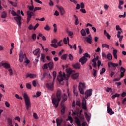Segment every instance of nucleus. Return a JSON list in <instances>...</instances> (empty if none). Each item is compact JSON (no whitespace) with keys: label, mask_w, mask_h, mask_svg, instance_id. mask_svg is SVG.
I'll return each instance as SVG.
<instances>
[{"label":"nucleus","mask_w":126,"mask_h":126,"mask_svg":"<svg viewBox=\"0 0 126 126\" xmlns=\"http://www.w3.org/2000/svg\"><path fill=\"white\" fill-rule=\"evenodd\" d=\"M106 58L108 59L109 61H112V59H113V56L111 53H108L106 56Z\"/></svg>","instance_id":"28"},{"label":"nucleus","mask_w":126,"mask_h":126,"mask_svg":"<svg viewBox=\"0 0 126 126\" xmlns=\"http://www.w3.org/2000/svg\"><path fill=\"white\" fill-rule=\"evenodd\" d=\"M45 54H41V61L43 62V63H45Z\"/></svg>","instance_id":"39"},{"label":"nucleus","mask_w":126,"mask_h":126,"mask_svg":"<svg viewBox=\"0 0 126 126\" xmlns=\"http://www.w3.org/2000/svg\"><path fill=\"white\" fill-rule=\"evenodd\" d=\"M116 30L117 31H119V30H120L121 31V32H123V31H122V28H121V27H120V26H119V25H117L116 26Z\"/></svg>","instance_id":"40"},{"label":"nucleus","mask_w":126,"mask_h":126,"mask_svg":"<svg viewBox=\"0 0 126 126\" xmlns=\"http://www.w3.org/2000/svg\"><path fill=\"white\" fill-rule=\"evenodd\" d=\"M27 23H29L30 20H31V18L32 17L33 18H35V12L27 11Z\"/></svg>","instance_id":"4"},{"label":"nucleus","mask_w":126,"mask_h":126,"mask_svg":"<svg viewBox=\"0 0 126 126\" xmlns=\"http://www.w3.org/2000/svg\"><path fill=\"white\" fill-rule=\"evenodd\" d=\"M68 58L70 61H73V56H72V55L69 54L68 55Z\"/></svg>","instance_id":"47"},{"label":"nucleus","mask_w":126,"mask_h":126,"mask_svg":"<svg viewBox=\"0 0 126 126\" xmlns=\"http://www.w3.org/2000/svg\"><path fill=\"white\" fill-rule=\"evenodd\" d=\"M122 77H121V76H120V77L119 78H115L113 81L115 82V81H120L121 80V78H122Z\"/></svg>","instance_id":"52"},{"label":"nucleus","mask_w":126,"mask_h":126,"mask_svg":"<svg viewBox=\"0 0 126 126\" xmlns=\"http://www.w3.org/2000/svg\"><path fill=\"white\" fill-rule=\"evenodd\" d=\"M32 38L33 40V41H35L36 40V34L33 33L32 35Z\"/></svg>","instance_id":"58"},{"label":"nucleus","mask_w":126,"mask_h":126,"mask_svg":"<svg viewBox=\"0 0 126 126\" xmlns=\"http://www.w3.org/2000/svg\"><path fill=\"white\" fill-rule=\"evenodd\" d=\"M50 46H51V47H53V48H57L58 47V45L55 43V44H51Z\"/></svg>","instance_id":"62"},{"label":"nucleus","mask_w":126,"mask_h":126,"mask_svg":"<svg viewBox=\"0 0 126 126\" xmlns=\"http://www.w3.org/2000/svg\"><path fill=\"white\" fill-rule=\"evenodd\" d=\"M54 27V32H57V24H54L53 25Z\"/></svg>","instance_id":"51"},{"label":"nucleus","mask_w":126,"mask_h":126,"mask_svg":"<svg viewBox=\"0 0 126 126\" xmlns=\"http://www.w3.org/2000/svg\"><path fill=\"white\" fill-rule=\"evenodd\" d=\"M48 63H45L43 65V69H47V68H48Z\"/></svg>","instance_id":"61"},{"label":"nucleus","mask_w":126,"mask_h":126,"mask_svg":"<svg viewBox=\"0 0 126 126\" xmlns=\"http://www.w3.org/2000/svg\"><path fill=\"white\" fill-rule=\"evenodd\" d=\"M121 94H113L111 98L112 99H115V98H117V97H120V95Z\"/></svg>","instance_id":"31"},{"label":"nucleus","mask_w":126,"mask_h":126,"mask_svg":"<svg viewBox=\"0 0 126 126\" xmlns=\"http://www.w3.org/2000/svg\"><path fill=\"white\" fill-rule=\"evenodd\" d=\"M61 107L62 109H61V114L62 115H63L64 114V112H65V106L63 104H61Z\"/></svg>","instance_id":"24"},{"label":"nucleus","mask_w":126,"mask_h":126,"mask_svg":"<svg viewBox=\"0 0 126 126\" xmlns=\"http://www.w3.org/2000/svg\"><path fill=\"white\" fill-rule=\"evenodd\" d=\"M44 29L46 31H50V30H51V28H50L49 25H46V26L44 28Z\"/></svg>","instance_id":"36"},{"label":"nucleus","mask_w":126,"mask_h":126,"mask_svg":"<svg viewBox=\"0 0 126 126\" xmlns=\"http://www.w3.org/2000/svg\"><path fill=\"white\" fill-rule=\"evenodd\" d=\"M111 106V104L109 102L107 104V113L108 114H109V115H112L114 114H115V112L113 111V110L110 108Z\"/></svg>","instance_id":"10"},{"label":"nucleus","mask_w":126,"mask_h":126,"mask_svg":"<svg viewBox=\"0 0 126 126\" xmlns=\"http://www.w3.org/2000/svg\"><path fill=\"white\" fill-rule=\"evenodd\" d=\"M26 87L28 88V89H31V85L29 83H27Z\"/></svg>","instance_id":"56"},{"label":"nucleus","mask_w":126,"mask_h":126,"mask_svg":"<svg viewBox=\"0 0 126 126\" xmlns=\"http://www.w3.org/2000/svg\"><path fill=\"white\" fill-rule=\"evenodd\" d=\"M78 76H79L78 73H76L72 75L71 77H72V79H76L77 78H78Z\"/></svg>","instance_id":"25"},{"label":"nucleus","mask_w":126,"mask_h":126,"mask_svg":"<svg viewBox=\"0 0 126 126\" xmlns=\"http://www.w3.org/2000/svg\"><path fill=\"white\" fill-rule=\"evenodd\" d=\"M92 91H93L92 89H90L86 91L85 93V99H88V97H91V96H92Z\"/></svg>","instance_id":"7"},{"label":"nucleus","mask_w":126,"mask_h":126,"mask_svg":"<svg viewBox=\"0 0 126 126\" xmlns=\"http://www.w3.org/2000/svg\"><path fill=\"white\" fill-rule=\"evenodd\" d=\"M66 100H67V95H66L65 94H63V100L61 101V105H63Z\"/></svg>","instance_id":"21"},{"label":"nucleus","mask_w":126,"mask_h":126,"mask_svg":"<svg viewBox=\"0 0 126 126\" xmlns=\"http://www.w3.org/2000/svg\"><path fill=\"white\" fill-rule=\"evenodd\" d=\"M28 8H29V11H32V10H34V5H32V6H28Z\"/></svg>","instance_id":"29"},{"label":"nucleus","mask_w":126,"mask_h":126,"mask_svg":"<svg viewBox=\"0 0 126 126\" xmlns=\"http://www.w3.org/2000/svg\"><path fill=\"white\" fill-rule=\"evenodd\" d=\"M68 35L71 37V38H72V35H73V32H68Z\"/></svg>","instance_id":"63"},{"label":"nucleus","mask_w":126,"mask_h":126,"mask_svg":"<svg viewBox=\"0 0 126 126\" xmlns=\"http://www.w3.org/2000/svg\"><path fill=\"white\" fill-rule=\"evenodd\" d=\"M93 75H94V77H96V73H97V71L94 69H93Z\"/></svg>","instance_id":"48"},{"label":"nucleus","mask_w":126,"mask_h":126,"mask_svg":"<svg viewBox=\"0 0 126 126\" xmlns=\"http://www.w3.org/2000/svg\"><path fill=\"white\" fill-rule=\"evenodd\" d=\"M79 119L81 120V121H83V120H84V115L80 114V116H79Z\"/></svg>","instance_id":"59"},{"label":"nucleus","mask_w":126,"mask_h":126,"mask_svg":"<svg viewBox=\"0 0 126 126\" xmlns=\"http://www.w3.org/2000/svg\"><path fill=\"white\" fill-rule=\"evenodd\" d=\"M62 93L61 91L58 90L56 93V98L52 97V102L53 105H54L55 108L59 107V104L62 100Z\"/></svg>","instance_id":"2"},{"label":"nucleus","mask_w":126,"mask_h":126,"mask_svg":"<svg viewBox=\"0 0 126 126\" xmlns=\"http://www.w3.org/2000/svg\"><path fill=\"white\" fill-rule=\"evenodd\" d=\"M88 60L86 57H85V56H83L79 59V63H81L82 65H83V64H84V63H85Z\"/></svg>","instance_id":"12"},{"label":"nucleus","mask_w":126,"mask_h":126,"mask_svg":"<svg viewBox=\"0 0 126 126\" xmlns=\"http://www.w3.org/2000/svg\"><path fill=\"white\" fill-rule=\"evenodd\" d=\"M76 105L77 106H78V107H81V104H80V101H79V100H77V101H76Z\"/></svg>","instance_id":"54"},{"label":"nucleus","mask_w":126,"mask_h":126,"mask_svg":"<svg viewBox=\"0 0 126 126\" xmlns=\"http://www.w3.org/2000/svg\"><path fill=\"white\" fill-rule=\"evenodd\" d=\"M26 77L27 78H28V77H30V78H34V77H36V75L33 74H29L27 75Z\"/></svg>","instance_id":"27"},{"label":"nucleus","mask_w":126,"mask_h":126,"mask_svg":"<svg viewBox=\"0 0 126 126\" xmlns=\"http://www.w3.org/2000/svg\"><path fill=\"white\" fill-rule=\"evenodd\" d=\"M7 123L9 126L12 125V119H11V118H8L7 120Z\"/></svg>","instance_id":"34"},{"label":"nucleus","mask_w":126,"mask_h":126,"mask_svg":"<svg viewBox=\"0 0 126 126\" xmlns=\"http://www.w3.org/2000/svg\"><path fill=\"white\" fill-rule=\"evenodd\" d=\"M25 63H27L26 65H27V64H29V63H30V60H28V59L27 58V59H26V60L24 61Z\"/></svg>","instance_id":"45"},{"label":"nucleus","mask_w":126,"mask_h":126,"mask_svg":"<svg viewBox=\"0 0 126 126\" xmlns=\"http://www.w3.org/2000/svg\"><path fill=\"white\" fill-rule=\"evenodd\" d=\"M9 2H10V3L12 5H13V6H15V7L17 6V4L16 3L13 2L11 1H9Z\"/></svg>","instance_id":"46"},{"label":"nucleus","mask_w":126,"mask_h":126,"mask_svg":"<svg viewBox=\"0 0 126 126\" xmlns=\"http://www.w3.org/2000/svg\"><path fill=\"white\" fill-rule=\"evenodd\" d=\"M72 66L75 69H80V63H75V64L72 65Z\"/></svg>","instance_id":"20"},{"label":"nucleus","mask_w":126,"mask_h":126,"mask_svg":"<svg viewBox=\"0 0 126 126\" xmlns=\"http://www.w3.org/2000/svg\"><path fill=\"white\" fill-rule=\"evenodd\" d=\"M82 108L84 110H85V111L87 110V104L86 103V100L85 98H83L82 100Z\"/></svg>","instance_id":"13"},{"label":"nucleus","mask_w":126,"mask_h":126,"mask_svg":"<svg viewBox=\"0 0 126 126\" xmlns=\"http://www.w3.org/2000/svg\"><path fill=\"white\" fill-rule=\"evenodd\" d=\"M57 7H58V9H59L60 12H61V15L63 16L64 14V9H63V7L62 6H59L58 5L56 6Z\"/></svg>","instance_id":"16"},{"label":"nucleus","mask_w":126,"mask_h":126,"mask_svg":"<svg viewBox=\"0 0 126 126\" xmlns=\"http://www.w3.org/2000/svg\"><path fill=\"white\" fill-rule=\"evenodd\" d=\"M7 14L5 11L3 12L1 14L2 18H6Z\"/></svg>","instance_id":"35"},{"label":"nucleus","mask_w":126,"mask_h":126,"mask_svg":"<svg viewBox=\"0 0 126 126\" xmlns=\"http://www.w3.org/2000/svg\"><path fill=\"white\" fill-rule=\"evenodd\" d=\"M104 34L105 35V36H106L107 39H108V40H110L111 39V35H110V34L109 33H108L107 32H104Z\"/></svg>","instance_id":"32"},{"label":"nucleus","mask_w":126,"mask_h":126,"mask_svg":"<svg viewBox=\"0 0 126 126\" xmlns=\"http://www.w3.org/2000/svg\"><path fill=\"white\" fill-rule=\"evenodd\" d=\"M62 123H63L62 118H59L56 119L57 126H61L62 125Z\"/></svg>","instance_id":"19"},{"label":"nucleus","mask_w":126,"mask_h":126,"mask_svg":"<svg viewBox=\"0 0 126 126\" xmlns=\"http://www.w3.org/2000/svg\"><path fill=\"white\" fill-rule=\"evenodd\" d=\"M102 48H107V49H109L110 48V46L109 45L106 44H102Z\"/></svg>","instance_id":"42"},{"label":"nucleus","mask_w":126,"mask_h":126,"mask_svg":"<svg viewBox=\"0 0 126 126\" xmlns=\"http://www.w3.org/2000/svg\"><path fill=\"white\" fill-rule=\"evenodd\" d=\"M67 58V54H64L61 56V60H66V58Z\"/></svg>","instance_id":"33"},{"label":"nucleus","mask_w":126,"mask_h":126,"mask_svg":"<svg viewBox=\"0 0 126 126\" xmlns=\"http://www.w3.org/2000/svg\"><path fill=\"white\" fill-rule=\"evenodd\" d=\"M119 17L120 18H122V17H123V18H125V17H126V12H124V15H120L119 16Z\"/></svg>","instance_id":"57"},{"label":"nucleus","mask_w":126,"mask_h":126,"mask_svg":"<svg viewBox=\"0 0 126 126\" xmlns=\"http://www.w3.org/2000/svg\"><path fill=\"white\" fill-rule=\"evenodd\" d=\"M53 81H54V80H55V79H56V77H57V72L53 71Z\"/></svg>","instance_id":"41"},{"label":"nucleus","mask_w":126,"mask_h":126,"mask_svg":"<svg viewBox=\"0 0 126 126\" xmlns=\"http://www.w3.org/2000/svg\"><path fill=\"white\" fill-rule=\"evenodd\" d=\"M73 92L76 97H77V96H78V94L75 91V88L74 87H73Z\"/></svg>","instance_id":"43"},{"label":"nucleus","mask_w":126,"mask_h":126,"mask_svg":"<svg viewBox=\"0 0 126 126\" xmlns=\"http://www.w3.org/2000/svg\"><path fill=\"white\" fill-rule=\"evenodd\" d=\"M78 48H79V53L80 54H82V52H83V50H82V49L81 48V46L79 45V46H78Z\"/></svg>","instance_id":"44"},{"label":"nucleus","mask_w":126,"mask_h":126,"mask_svg":"<svg viewBox=\"0 0 126 126\" xmlns=\"http://www.w3.org/2000/svg\"><path fill=\"white\" fill-rule=\"evenodd\" d=\"M112 54L113 55V57L115 60L118 59V50L117 49H114L113 50Z\"/></svg>","instance_id":"18"},{"label":"nucleus","mask_w":126,"mask_h":126,"mask_svg":"<svg viewBox=\"0 0 126 126\" xmlns=\"http://www.w3.org/2000/svg\"><path fill=\"white\" fill-rule=\"evenodd\" d=\"M85 41L89 44H91V43H92V36H91V34L89 35V37H86Z\"/></svg>","instance_id":"14"},{"label":"nucleus","mask_w":126,"mask_h":126,"mask_svg":"<svg viewBox=\"0 0 126 126\" xmlns=\"http://www.w3.org/2000/svg\"><path fill=\"white\" fill-rule=\"evenodd\" d=\"M121 77L125 76V72H126V69L124 67H121L120 68Z\"/></svg>","instance_id":"17"},{"label":"nucleus","mask_w":126,"mask_h":126,"mask_svg":"<svg viewBox=\"0 0 126 126\" xmlns=\"http://www.w3.org/2000/svg\"><path fill=\"white\" fill-rule=\"evenodd\" d=\"M24 99H25L26 108L27 110H29V108H31V102H30L29 97H28V95L26 93L24 94Z\"/></svg>","instance_id":"3"},{"label":"nucleus","mask_w":126,"mask_h":126,"mask_svg":"<svg viewBox=\"0 0 126 126\" xmlns=\"http://www.w3.org/2000/svg\"><path fill=\"white\" fill-rule=\"evenodd\" d=\"M66 72L68 73L67 75H65L64 73H63L62 71L59 72V74L57 76V80L59 82H62V81H63V79H65V80H68L69 78V76H70V74H71V70L70 69L66 68L65 69Z\"/></svg>","instance_id":"1"},{"label":"nucleus","mask_w":126,"mask_h":126,"mask_svg":"<svg viewBox=\"0 0 126 126\" xmlns=\"http://www.w3.org/2000/svg\"><path fill=\"white\" fill-rule=\"evenodd\" d=\"M5 105L7 108H9L10 107V104L7 101L5 102Z\"/></svg>","instance_id":"55"},{"label":"nucleus","mask_w":126,"mask_h":126,"mask_svg":"<svg viewBox=\"0 0 126 126\" xmlns=\"http://www.w3.org/2000/svg\"><path fill=\"white\" fill-rule=\"evenodd\" d=\"M46 87L49 90H54V83L47 84Z\"/></svg>","instance_id":"15"},{"label":"nucleus","mask_w":126,"mask_h":126,"mask_svg":"<svg viewBox=\"0 0 126 126\" xmlns=\"http://www.w3.org/2000/svg\"><path fill=\"white\" fill-rule=\"evenodd\" d=\"M33 116L34 117V119H36V120H38L39 119V117H38V115H37V113H33Z\"/></svg>","instance_id":"50"},{"label":"nucleus","mask_w":126,"mask_h":126,"mask_svg":"<svg viewBox=\"0 0 126 126\" xmlns=\"http://www.w3.org/2000/svg\"><path fill=\"white\" fill-rule=\"evenodd\" d=\"M38 26H39V24L38 23L36 24L34 27H33V31H35V30H36V29L38 28Z\"/></svg>","instance_id":"60"},{"label":"nucleus","mask_w":126,"mask_h":126,"mask_svg":"<svg viewBox=\"0 0 126 126\" xmlns=\"http://www.w3.org/2000/svg\"><path fill=\"white\" fill-rule=\"evenodd\" d=\"M84 114L88 122H89L90 121V116H89V115L87 114V112H85Z\"/></svg>","instance_id":"30"},{"label":"nucleus","mask_w":126,"mask_h":126,"mask_svg":"<svg viewBox=\"0 0 126 126\" xmlns=\"http://www.w3.org/2000/svg\"><path fill=\"white\" fill-rule=\"evenodd\" d=\"M22 18H21V16H19V15H17L16 17H14V19L15 20H16V22H17V25H18V26H20V25H21V19Z\"/></svg>","instance_id":"9"},{"label":"nucleus","mask_w":126,"mask_h":126,"mask_svg":"<svg viewBox=\"0 0 126 126\" xmlns=\"http://www.w3.org/2000/svg\"><path fill=\"white\" fill-rule=\"evenodd\" d=\"M42 9L41 7H35L33 11L32 12H35V11H37V10H41Z\"/></svg>","instance_id":"38"},{"label":"nucleus","mask_w":126,"mask_h":126,"mask_svg":"<svg viewBox=\"0 0 126 126\" xmlns=\"http://www.w3.org/2000/svg\"><path fill=\"white\" fill-rule=\"evenodd\" d=\"M47 64L48 65V67L49 68L50 70H51L52 68L54 67V63L53 62H50Z\"/></svg>","instance_id":"26"},{"label":"nucleus","mask_w":126,"mask_h":126,"mask_svg":"<svg viewBox=\"0 0 126 126\" xmlns=\"http://www.w3.org/2000/svg\"><path fill=\"white\" fill-rule=\"evenodd\" d=\"M26 59H27V57H26V54H23V52L22 51H20L19 53V61L20 63H22L23 62V60L24 61L26 60Z\"/></svg>","instance_id":"6"},{"label":"nucleus","mask_w":126,"mask_h":126,"mask_svg":"<svg viewBox=\"0 0 126 126\" xmlns=\"http://www.w3.org/2000/svg\"><path fill=\"white\" fill-rule=\"evenodd\" d=\"M84 56L85 58H89V59H90V58H91V56H90V55H89L87 53H86L85 54H84Z\"/></svg>","instance_id":"49"},{"label":"nucleus","mask_w":126,"mask_h":126,"mask_svg":"<svg viewBox=\"0 0 126 126\" xmlns=\"http://www.w3.org/2000/svg\"><path fill=\"white\" fill-rule=\"evenodd\" d=\"M33 55L34 56H37V59H40V53H41V51L40 50V49L37 48L36 49H35L33 52H32Z\"/></svg>","instance_id":"11"},{"label":"nucleus","mask_w":126,"mask_h":126,"mask_svg":"<svg viewBox=\"0 0 126 126\" xmlns=\"http://www.w3.org/2000/svg\"><path fill=\"white\" fill-rule=\"evenodd\" d=\"M2 66H4L5 68H10V64H8V63H1Z\"/></svg>","instance_id":"22"},{"label":"nucleus","mask_w":126,"mask_h":126,"mask_svg":"<svg viewBox=\"0 0 126 126\" xmlns=\"http://www.w3.org/2000/svg\"><path fill=\"white\" fill-rule=\"evenodd\" d=\"M106 71V69L105 68H102L101 69V71L100 72V74L102 75Z\"/></svg>","instance_id":"53"},{"label":"nucleus","mask_w":126,"mask_h":126,"mask_svg":"<svg viewBox=\"0 0 126 126\" xmlns=\"http://www.w3.org/2000/svg\"><path fill=\"white\" fill-rule=\"evenodd\" d=\"M121 96L122 97H126V93L124 92L122 94H121Z\"/></svg>","instance_id":"64"},{"label":"nucleus","mask_w":126,"mask_h":126,"mask_svg":"<svg viewBox=\"0 0 126 126\" xmlns=\"http://www.w3.org/2000/svg\"><path fill=\"white\" fill-rule=\"evenodd\" d=\"M48 75H49V78H52V76H51V74L48 73H44V74H43V78H44V77H46V76H48Z\"/></svg>","instance_id":"37"},{"label":"nucleus","mask_w":126,"mask_h":126,"mask_svg":"<svg viewBox=\"0 0 126 126\" xmlns=\"http://www.w3.org/2000/svg\"><path fill=\"white\" fill-rule=\"evenodd\" d=\"M108 67H111L114 70L116 69V67H117V66H119V64L118 63H113L111 62L108 63Z\"/></svg>","instance_id":"8"},{"label":"nucleus","mask_w":126,"mask_h":126,"mask_svg":"<svg viewBox=\"0 0 126 126\" xmlns=\"http://www.w3.org/2000/svg\"><path fill=\"white\" fill-rule=\"evenodd\" d=\"M78 88L80 94H81L82 95H84V89H85L86 88L85 84L82 82L79 83Z\"/></svg>","instance_id":"5"},{"label":"nucleus","mask_w":126,"mask_h":126,"mask_svg":"<svg viewBox=\"0 0 126 126\" xmlns=\"http://www.w3.org/2000/svg\"><path fill=\"white\" fill-rule=\"evenodd\" d=\"M75 122L76 124H77L78 126H81V124L80 123V121H79V119L77 117H75Z\"/></svg>","instance_id":"23"}]
</instances>
